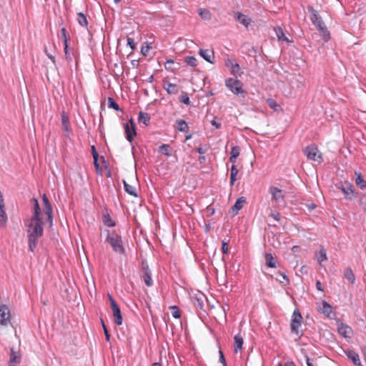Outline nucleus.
Wrapping results in <instances>:
<instances>
[{
  "instance_id": "nucleus-1",
  "label": "nucleus",
  "mask_w": 366,
  "mask_h": 366,
  "mask_svg": "<svg viewBox=\"0 0 366 366\" xmlns=\"http://www.w3.org/2000/svg\"><path fill=\"white\" fill-rule=\"evenodd\" d=\"M43 226L42 218H31L27 224L29 249L32 252L37 247L39 239L43 235Z\"/></svg>"
},
{
  "instance_id": "nucleus-2",
  "label": "nucleus",
  "mask_w": 366,
  "mask_h": 366,
  "mask_svg": "<svg viewBox=\"0 0 366 366\" xmlns=\"http://www.w3.org/2000/svg\"><path fill=\"white\" fill-rule=\"evenodd\" d=\"M106 241L111 245L114 252L120 254H125V249L123 246L122 237L115 231L108 232Z\"/></svg>"
},
{
  "instance_id": "nucleus-3",
  "label": "nucleus",
  "mask_w": 366,
  "mask_h": 366,
  "mask_svg": "<svg viewBox=\"0 0 366 366\" xmlns=\"http://www.w3.org/2000/svg\"><path fill=\"white\" fill-rule=\"evenodd\" d=\"M226 86L234 94L244 97L247 92L243 89V84L237 79L228 78L225 80Z\"/></svg>"
},
{
  "instance_id": "nucleus-4",
  "label": "nucleus",
  "mask_w": 366,
  "mask_h": 366,
  "mask_svg": "<svg viewBox=\"0 0 366 366\" xmlns=\"http://www.w3.org/2000/svg\"><path fill=\"white\" fill-rule=\"evenodd\" d=\"M302 322V317L298 309H295L293 312L290 327L291 331L299 337L302 335V332L300 331V327Z\"/></svg>"
},
{
  "instance_id": "nucleus-5",
  "label": "nucleus",
  "mask_w": 366,
  "mask_h": 366,
  "mask_svg": "<svg viewBox=\"0 0 366 366\" xmlns=\"http://www.w3.org/2000/svg\"><path fill=\"white\" fill-rule=\"evenodd\" d=\"M307 159L317 162H321L322 157L320 153L318 148L315 144H311L305 147L303 151Z\"/></svg>"
},
{
  "instance_id": "nucleus-6",
  "label": "nucleus",
  "mask_w": 366,
  "mask_h": 366,
  "mask_svg": "<svg viewBox=\"0 0 366 366\" xmlns=\"http://www.w3.org/2000/svg\"><path fill=\"white\" fill-rule=\"evenodd\" d=\"M308 12L310 13V20L312 24L316 26L318 31L325 27V24L322 19L321 16L318 14L317 11L310 5L307 6Z\"/></svg>"
},
{
  "instance_id": "nucleus-7",
  "label": "nucleus",
  "mask_w": 366,
  "mask_h": 366,
  "mask_svg": "<svg viewBox=\"0 0 366 366\" xmlns=\"http://www.w3.org/2000/svg\"><path fill=\"white\" fill-rule=\"evenodd\" d=\"M129 123L131 124L130 125L129 123H125L124 124V132L126 134L127 139L129 142H132L134 139V137L136 136L137 133H136L134 123L132 119H130Z\"/></svg>"
},
{
  "instance_id": "nucleus-8",
  "label": "nucleus",
  "mask_w": 366,
  "mask_h": 366,
  "mask_svg": "<svg viewBox=\"0 0 366 366\" xmlns=\"http://www.w3.org/2000/svg\"><path fill=\"white\" fill-rule=\"evenodd\" d=\"M269 193L272 195V199L277 203L285 202V195L283 191L277 187L272 186L269 187Z\"/></svg>"
},
{
  "instance_id": "nucleus-9",
  "label": "nucleus",
  "mask_w": 366,
  "mask_h": 366,
  "mask_svg": "<svg viewBox=\"0 0 366 366\" xmlns=\"http://www.w3.org/2000/svg\"><path fill=\"white\" fill-rule=\"evenodd\" d=\"M10 310L7 305H0V324L1 325H7L10 322Z\"/></svg>"
},
{
  "instance_id": "nucleus-10",
  "label": "nucleus",
  "mask_w": 366,
  "mask_h": 366,
  "mask_svg": "<svg viewBox=\"0 0 366 366\" xmlns=\"http://www.w3.org/2000/svg\"><path fill=\"white\" fill-rule=\"evenodd\" d=\"M142 277L144 280L145 285L147 287H152L153 285V280L152 279V272L149 269V266L144 262H142Z\"/></svg>"
},
{
  "instance_id": "nucleus-11",
  "label": "nucleus",
  "mask_w": 366,
  "mask_h": 366,
  "mask_svg": "<svg viewBox=\"0 0 366 366\" xmlns=\"http://www.w3.org/2000/svg\"><path fill=\"white\" fill-rule=\"evenodd\" d=\"M345 185L342 189V193L345 194L346 199L352 200L354 197L358 196V193L355 192V189L352 183L349 182Z\"/></svg>"
},
{
  "instance_id": "nucleus-12",
  "label": "nucleus",
  "mask_w": 366,
  "mask_h": 366,
  "mask_svg": "<svg viewBox=\"0 0 366 366\" xmlns=\"http://www.w3.org/2000/svg\"><path fill=\"white\" fill-rule=\"evenodd\" d=\"M21 356L19 352L15 351L12 347L10 349V358L9 361V366H16L20 362Z\"/></svg>"
},
{
  "instance_id": "nucleus-13",
  "label": "nucleus",
  "mask_w": 366,
  "mask_h": 366,
  "mask_svg": "<svg viewBox=\"0 0 366 366\" xmlns=\"http://www.w3.org/2000/svg\"><path fill=\"white\" fill-rule=\"evenodd\" d=\"M199 55L207 62L211 64L214 63V51L209 49H200L199 51Z\"/></svg>"
},
{
  "instance_id": "nucleus-14",
  "label": "nucleus",
  "mask_w": 366,
  "mask_h": 366,
  "mask_svg": "<svg viewBox=\"0 0 366 366\" xmlns=\"http://www.w3.org/2000/svg\"><path fill=\"white\" fill-rule=\"evenodd\" d=\"M338 332L344 337H350L352 334V330L348 325L341 323L337 327Z\"/></svg>"
},
{
  "instance_id": "nucleus-15",
  "label": "nucleus",
  "mask_w": 366,
  "mask_h": 366,
  "mask_svg": "<svg viewBox=\"0 0 366 366\" xmlns=\"http://www.w3.org/2000/svg\"><path fill=\"white\" fill-rule=\"evenodd\" d=\"M355 184L362 190L366 189V180L363 178L360 172L355 171Z\"/></svg>"
},
{
  "instance_id": "nucleus-16",
  "label": "nucleus",
  "mask_w": 366,
  "mask_h": 366,
  "mask_svg": "<svg viewBox=\"0 0 366 366\" xmlns=\"http://www.w3.org/2000/svg\"><path fill=\"white\" fill-rule=\"evenodd\" d=\"M226 66H229L231 68V73L234 75H240L239 70L240 67L239 64L235 62L234 60L232 59H227L226 61Z\"/></svg>"
},
{
  "instance_id": "nucleus-17",
  "label": "nucleus",
  "mask_w": 366,
  "mask_h": 366,
  "mask_svg": "<svg viewBox=\"0 0 366 366\" xmlns=\"http://www.w3.org/2000/svg\"><path fill=\"white\" fill-rule=\"evenodd\" d=\"M112 315L114 317L115 323L117 325H122L123 322V318L121 312L120 307L119 306L112 308Z\"/></svg>"
},
{
  "instance_id": "nucleus-18",
  "label": "nucleus",
  "mask_w": 366,
  "mask_h": 366,
  "mask_svg": "<svg viewBox=\"0 0 366 366\" xmlns=\"http://www.w3.org/2000/svg\"><path fill=\"white\" fill-rule=\"evenodd\" d=\"M346 355L350 360H351L355 365L361 366V361L359 357V355L353 351V350H348L346 352Z\"/></svg>"
},
{
  "instance_id": "nucleus-19",
  "label": "nucleus",
  "mask_w": 366,
  "mask_h": 366,
  "mask_svg": "<svg viewBox=\"0 0 366 366\" xmlns=\"http://www.w3.org/2000/svg\"><path fill=\"white\" fill-rule=\"evenodd\" d=\"M234 352L237 353L239 350H242V345L244 343V339L240 334H237L234 337Z\"/></svg>"
},
{
  "instance_id": "nucleus-20",
  "label": "nucleus",
  "mask_w": 366,
  "mask_h": 366,
  "mask_svg": "<svg viewBox=\"0 0 366 366\" xmlns=\"http://www.w3.org/2000/svg\"><path fill=\"white\" fill-rule=\"evenodd\" d=\"M31 204L33 205L34 207V214L31 218H41V209L39 207V202L37 199L32 198L31 199Z\"/></svg>"
},
{
  "instance_id": "nucleus-21",
  "label": "nucleus",
  "mask_w": 366,
  "mask_h": 366,
  "mask_svg": "<svg viewBox=\"0 0 366 366\" xmlns=\"http://www.w3.org/2000/svg\"><path fill=\"white\" fill-rule=\"evenodd\" d=\"M245 202V197H241L238 198L234 206L232 207V213L236 214L238 212V211H239L243 207V205Z\"/></svg>"
},
{
  "instance_id": "nucleus-22",
  "label": "nucleus",
  "mask_w": 366,
  "mask_h": 366,
  "mask_svg": "<svg viewBox=\"0 0 366 366\" xmlns=\"http://www.w3.org/2000/svg\"><path fill=\"white\" fill-rule=\"evenodd\" d=\"M8 217L5 212V204H0V225L2 227L6 226Z\"/></svg>"
},
{
  "instance_id": "nucleus-23",
  "label": "nucleus",
  "mask_w": 366,
  "mask_h": 366,
  "mask_svg": "<svg viewBox=\"0 0 366 366\" xmlns=\"http://www.w3.org/2000/svg\"><path fill=\"white\" fill-rule=\"evenodd\" d=\"M265 264L268 267L275 268L277 267V261L271 253H266L265 256Z\"/></svg>"
},
{
  "instance_id": "nucleus-24",
  "label": "nucleus",
  "mask_w": 366,
  "mask_h": 366,
  "mask_svg": "<svg viewBox=\"0 0 366 366\" xmlns=\"http://www.w3.org/2000/svg\"><path fill=\"white\" fill-rule=\"evenodd\" d=\"M163 88L169 94H176L178 93L177 86L174 84L167 82L164 84Z\"/></svg>"
},
{
  "instance_id": "nucleus-25",
  "label": "nucleus",
  "mask_w": 366,
  "mask_h": 366,
  "mask_svg": "<svg viewBox=\"0 0 366 366\" xmlns=\"http://www.w3.org/2000/svg\"><path fill=\"white\" fill-rule=\"evenodd\" d=\"M240 153V148L238 146H234L232 148L230 152L229 162L232 164H235L237 158L239 157Z\"/></svg>"
},
{
  "instance_id": "nucleus-26",
  "label": "nucleus",
  "mask_w": 366,
  "mask_h": 366,
  "mask_svg": "<svg viewBox=\"0 0 366 366\" xmlns=\"http://www.w3.org/2000/svg\"><path fill=\"white\" fill-rule=\"evenodd\" d=\"M124 190L129 194L137 197L138 196L136 187L134 186L130 185L125 180H123Z\"/></svg>"
},
{
  "instance_id": "nucleus-27",
  "label": "nucleus",
  "mask_w": 366,
  "mask_h": 366,
  "mask_svg": "<svg viewBox=\"0 0 366 366\" xmlns=\"http://www.w3.org/2000/svg\"><path fill=\"white\" fill-rule=\"evenodd\" d=\"M236 19L246 27H247L251 22L250 19L240 12L236 14Z\"/></svg>"
},
{
  "instance_id": "nucleus-28",
  "label": "nucleus",
  "mask_w": 366,
  "mask_h": 366,
  "mask_svg": "<svg viewBox=\"0 0 366 366\" xmlns=\"http://www.w3.org/2000/svg\"><path fill=\"white\" fill-rule=\"evenodd\" d=\"M151 119V116L148 113H145L143 112H140L138 117V120L139 122L143 123L145 125H148L149 124Z\"/></svg>"
},
{
  "instance_id": "nucleus-29",
  "label": "nucleus",
  "mask_w": 366,
  "mask_h": 366,
  "mask_svg": "<svg viewBox=\"0 0 366 366\" xmlns=\"http://www.w3.org/2000/svg\"><path fill=\"white\" fill-rule=\"evenodd\" d=\"M177 129L182 132H187L189 130V126L187 123L183 119H178L176 122Z\"/></svg>"
},
{
  "instance_id": "nucleus-30",
  "label": "nucleus",
  "mask_w": 366,
  "mask_h": 366,
  "mask_svg": "<svg viewBox=\"0 0 366 366\" xmlns=\"http://www.w3.org/2000/svg\"><path fill=\"white\" fill-rule=\"evenodd\" d=\"M193 304L197 310H203L204 307V300L203 295L201 297H192Z\"/></svg>"
},
{
  "instance_id": "nucleus-31",
  "label": "nucleus",
  "mask_w": 366,
  "mask_h": 366,
  "mask_svg": "<svg viewBox=\"0 0 366 366\" xmlns=\"http://www.w3.org/2000/svg\"><path fill=\"white\" fill-rule=\"evenodd\" d=\"M61 124L64 131L69 132L71 130L69 117L64 112L61 114Z\"/></svg>"
},
{
  "instance_id": "nucleus-32",
  "label": "nucleus",
  "mask_w": 366,
  "mask_h": 366,
  "mask_svg": "<svg viewBox=\"0 0 366 366\" xmlns=\"http://www.w3.org/2000/svg\"><path fill=\"white\" fill-rule=\"evenodd\" d=\"M322 312L326 316L329 317L332 312V307L326 301H322V307L320 308Z\"/></svg>"
},
{
  "instance_id": "nucleus-33",
  "label": "nucleus",
  "mask_w": 366,
  "mask_h": 366,
  "mask_svg": "<svg viewBox=\"0 0 366 366\" xmlns=\"http://www.w3.org/2000/svg\"><path fill=\"white\" fill-rule=\"evenodd\" d=\"M76 20H77L78 23L81 26H84V27H86L87 26L88 21H87L86 16L82 12L77 13Z\"/></svg>"
},
{
  "instance_id": "nucleus-34",
  "label": "nucleus",
  "mask_w": 366,
  "mask_h": 366,
  "mask_svg": "<svg viewBox=\"0 0 366 366\" xmlns=\"http://www.w3.org/2000/svg\"><path fill=\"white\" fill-rule=\"evenodd\" d=\"M344 276L350 283L352 284L355 282V277L352 270L350 267L345 270Z\"/></svg>"
},
{
  "instance_id": "nucleus-35",
  "label": "nucleus",
  "mask_w": 366,
  "mask_h": 366,
  "mask_svg": "<svg viewBox=\"0 0 366 366\" xmlns=\"http://www.w3.org/2000/svg\"><path fill=\"white\" fill-rule=\"evenodd\" d=\"M159 152L165 154L167 157H170L171 147L169 144H164L159 147Z\"/></svg>"
},
{
  "instance_id": "nucleus-36",
  "label": "nucleus",
  "mask_w": 366,
  "mask_h": 366,
  "mask_svg": "<svg viewBox=\"0 0 366 366\" xmlns=\"http://www.w3.org/2000/svg\"><path fill=\"white\" fill-rule=\"evenodd\" d=\"M102 218H103L104 224L106 226L109 227H112L115 226V224H116L114 220H112V219L111 218V217L109 214H104Z\"/></svg>"
},
{
  "instance_id": "nucleus-37",
  "label": "nucleus",
  "mask_w": 366,
  "mask_h": 366,
  "mask_svg": "<svg viewBox=\"0 0 366 366\" xmlns=\"http://www.w3.org/2000/svg\"><path fill=\"white\" fill-rule=\"evenodd\" d=\"M42 201L44 205V209H45V214H50L52 213V208L50 204V202L46 196V194H44L42 197Z\"/></svg>"
},
{
  "instance_id": "nucleus-38",
  "label": "nucleus",
  "mask_w": 366,
  "mask_h": 366,
  "mask_svg": "<svg viewBox=\"0 0 366 366\" xmlns=\"http://www.w3.org/2000/svg\"><path fill=\"white\" fill-rule=\"evenodd\" d=\"M238 169L237 167L234 165V164H232V166L231 167V174H230V185H234L235 181H236V176L238 174Z\"/></svg>"
},
{
  "instance_id": "nucleus-39",
  "label": "nucleus",
  "mask_w": 366,
  "mask_h": 366,
  "mask_svg": "<svg viewBox=\"0 0 366 366\" xmlns=\"http://www.w3.org/2000/svg\"><path fill=\"white\" fill-rule=\"evenodd\" d=\"M61 38H62V40L64 42V50H66L69 48V44H68L69 37L67 36V34H66V29L64 27L61 28Z\"/></svg>"
},
{
  "instance_id": "nucleus-40",
  "label": "nucleus",
  "mask_w": 366,
  "mask_h": 366,
  "mask_svg": "<svg viewBox=\"0 0 366 366\" xmlns=\"http://www.w3.org/2000/svg\"><path fill=\"white\" fill-rule=\"evenodd\" d=\"M199 15L202 17V19L204 20H209L211 19V13L208 9H200L198 11Z\"/></svg>"
},
{
  "instance_id": "nucleus-41",
  "label": "nucleus",
  "mask_w": 366,
  "mask_h": 366,
  "mask_svg": "<svg viewBox=\"0 0 366 366\" xmlns=\"http://www.w3.org/2000/svg\"><path fill=\"white\" fill-rule=\"evenodd\" d=\"M184 61L192 67H195L197 65V59L192 56H185Z\"/></svg>"
},
{
  "instance_id": "nucleus-42",
  "label": "nucleus",
  "mask_w": 366,
  "mask_h": 366,
  "mask_svg": "<svg viewBox=\"0 0 366 366\" xmlns=\"http://www.w3.org/2000/svg\"><path fill=\"white\" fill-rule=\"evenodd\" d=\"M164 68L169 71H174L178 69L174 66V61L172 59H169L164 63Z\"/></svg>"
},
{
  "instance_id": "nucleus-43",
  "label": "nucleus",
  "mask_w": 366,
  "mask_h": 366,
  "mask_svg": "<svg viewBox=\"0 0 366 366\" xmlns=\"http://www.w3.org/2000/svg\"><path fill=\"white\" fill-rule=\"evenodd\" d=\"M108 107L114 109L115 111H121L119 106L116 103L112 97L108 98Z\"/></svg>"
},
{
  "instance_id": "nucleus-44",
  "label": "nucleus",
  "mask_w": 366,
  "mask_h": 366,
  "mask_svg": "<svg viewBox=\"0 0 366 366\" xmlns=\"http://www.w3.org/2000/svg\"><path fill=\"white\" fill-rule=\"evenodd\" d=\"M169 310L172 312V315L175 319H179L181 317V314L177 306L173 305L169 307Z\"/></svg>"
},
{
  "instance_id": "nucleus-45",
  "label": "nucleus",
  "mask_w": 366,
  "mask_h": 366,
  "mask_svg": "<svg viewBox=\"0 0 366 366\" xmlns=\"http://www.w3.org/2000/svg\"><path fill=\"white\" fill-rule=\"evenodd\" d=\"M327 257L326 251L323 247H321L317 257V261L320 264H321L323 261L327 260Z\"/></svg>"
},
{
  "instance_id": "nucleus-46",
  "label": "nucleus",
  "mask_w": 366,
  "mask_h": 366,
  "mask_svg": "<svg viewBox=\"0 0 366 366\" xmlns=\"http://www.w3.org/2000/svg\"><path fill=\"white\" fill-rule=\"evenodd\" d=\"M179 101L186 105H189L190 103L189 97L188 94L184 92H183L179 97Z\"/></svg>"
},
{
  "instance_id": "nucleus-47",
  "label": "nucleus",
  "mask_w": 366,
  "mask_h": 366,
  "mask_svg": "<svg viewBox=\"0 0 366 366\" xmlns=\"http://www.w3.org/2000/svg\"><path fill=\"white\" fill-rule=\"evenodd\" d=\"M320 32L322 34V37L325 41H328L330 39V33L328 31L327 26L323 27L322 29L320 30Z\"/></svg>"
},
{
  "instance_id": "nucleus-48",
  "label": "nucleus",
  "mask_w": 366,
  "mask_h": 366,
  "mask_svg": "<svg viewBox=\"0 0 366 366\" xmlns=\"http://www.w3.org/2000/svg\"><path fill=\"white\" fill-rule=\"evenodd\" d=\"M276 31V34L279 40L287 41V37L285 35V33L282 28H278Z\"/></svg>"
},
{
  "instance_id": "nucleus-49",
  "label": "nucleus",
  "mask_w": 366,
  "mask_h": 366,
  "mask_svg": "<svg viewBox=\"0 0 366 366\" xmlns=\"http://www.w3.org/2000/svg\"><path fill=\"white\" fill-rule=\"evenodd\" d=\"M360 204L362 206L363 209L366 212V194H358Z\"/></svg>"
},
{
  "instance_id": "nucleus-50",
  "label": "nucleus",
  "mask_w": 366,
  "mask_h": 366,
  "mask_svg": "<svg viewBox=\"0 0 366 366\" xmlns=\"http://www.w3.org/2000/svg\"><path fill=\"white\" fill-rule=\"evenodd\" d=\"M101 323H102V327H103V329H104V335H105V336H106L107 341H109V340H110V335H109V332H108V330H107V327H106V325H105V323H104V322L103 319H101Z\"/></svg>"
},
{
  "instance_id": "nucleus-51",
  "label": "nucleus",
  "mask_w": 366,
  "mask_h": 366,
  "mask_svg": "<svg viewBox=\"0 0 366 366\" xmlns=\"http://www.w3.org/2000/svg\"><path fill=\"white\" fill-rule=\"evenodd\" d=\"M267 103L270 108H272L275 110H276V107H279L278 104H277V102L272 99H268Z\"/></svg>"
},
{
  "instance_id": "nucleus-52",
  "label": "nucleus",
  "mask_w": 366,
  "mask_h": 366,
  "mask_svg": "<svg viewBox=\"0 0 366 366\" xmlns=\"http://www.w3.org/2000/svg\"><path fill=\"white\" fill-rule=\"evenodd\" d=\"M127 44L128 46H129V47L132 49H134L135 47H136V45H135V43H134V41L132 38H130V37H128L127 39Z\"/></svg>"
},
{
  "instance_id": "nucleus-53",
  "label": "nucleus",
  "mask_w": 366,
  "mask_h": 366,
  "mask_svg": "<svg viewBox=\"0 0 366 366\" xmlns=\"http://www.w3.org/2000/svg\"><path fill=\"white\" fill-rule=\"evenodd\" d=\"M219 362L222 364L223 366H227L224 353L221 350H219Z\"/></svg>"
},
{
  "instance_id": "nucleus-54",
  "label": "nucleus",
  "mask_w": 366,
  "mask_h": 366,
  "mask_svg": "<svg viewBox=\"0 0 366 366\" xmlns=\"http://www.w3.org/2000/svg\"><path fill=\"white\" fill-rule=\"evenodd\" d=\"M349 182H348V181L340 182L339 183H337L335 184V187H336L337 189H340V190H341L342 192L343 187H345V186H346L345 184H348Z\"/></svg>"
},
{
  "instance_id": "nucleus-55",
  "label": "nucleus",
  "mask_w": 366,
  "mask_h": 366,
  "mask_svg": "<svg viewBox=\"0 0 366 366\" xmlns=\"http://www.w3.org/2000/svg\"><path fill=\"white\" fill-rule=\"evenodd\" d=\"M108 297H109V302H110L111 308H114L115 307L119 306L117 305V303L116 302V301L114 300V299L113 298V297L111 295L109 294L108 295Z\"/></svg>"
},
{
  "instance_id": "nucleus-56",
  "label": "nucleus",
  "mask_w": 366,
  "mask_h": 366,
  "mask_svg": "<svg viewBox=\"0 0 366 366\" xmlns=\"http://www.w3.org/2000/svg\"><path fill=\"white\" fill-rule=\"evenodd\" d=\"M108 297H109V302H110L111 308H114L115 307L119 306L117 305V303L116 302V301L114 300V299L113 298V297L111 295L109 294L108 295Z\"/></svg>"
},
{
  "instance_id": "nucleus-57",
  "label": "nucleus",
  "mask_w": 366,
  "mask_h": 366,
  "mask_svg": "<svg viewBox=\"0 0 366 366\" xmlns=\"http://www.w3.org/2000/svg\"><path fill=\"white\" fill-rule=\"evenodd\" d=\"M91 149H92V156H93V159H96V161L98 160V157H99V154L96 150V148L93 145L91 147Z\"/></svg>"
},
{
  "instance_id": "nucleus-58",
  "label": "nucleus",
  "mask_w": 366,
  "mask_h": 366,
  "mask_svg": "<svg viewBox=\"0 0 366 366\" xmlns=\"http://www.w3.org/2000/svg\"><path fill=\"white\" fill-rule=\"evenodd\" d=\"M150 47L147 45V46H142V49H141V52L142 54L144 55V56H147V54H148V51L149 50Z\"/></svg>"
},
{
  "instance_id": "nucleus-59",
  "label": "nucleus",
  "mask_w": 366,
  "mask_h": 366,
  "mask_svg": "<svg viewBox=\"0 0 366 366\" xmlns=\"http://www.w3.org/2000/svg\"><path fill=\"white\" fill-rule=\"evenodd\" d=\"M222 252L223 254H227V252H228V244L225 242H222Z\"/></svg>"
},
{
  "instance_id": "nucleus-60",
  "label": "nucleus",
  "mask_w": 366,
  "mask_h": 366,
  "mask_svg": "<svg viewBox=\"0 0 366 366\" xmlns=\"http://www.w3.org/2000/svg\"><path fill=\"white\" fill-rule=\"evenodd\" d=\"M44 52L45 54H46V56L51 60V61L55 64L56 63V59H55V56H53L52 54H49L46 49V48H45L44 49Z\"/></svg>"
},
{
  "instance_id": "nucleus-61",
  "label": "nucleus",
  "mask_w": 366,
  "mask_h": 366,
  "mask_svg": "<svg viewBox=\"0 0 366 366\" xmlns=\"http://www.w3.org/2000/svg\"><path fill=\"white\" fill-rule=\"evenodd\" d=\"M270 215L276 221H279L280 219V214L279 212H272Z\"/></svg>"
},
{
  "instance_id": "nucleus-62",
  "label": "nucleus",
  "mask_w": 366,
  "mask_h": 366,
  "mask_svg": "<svg viewBox=\"0 0 366 366\" xmlns=\"http://www.w3.org/2000/svg\"><path fill=\"white\" fill-rule=\"evenodd\" d=\"M64 53H65L66 59L69 61H71L72 57L69 52V49L66 50H64Z\"/></svg>"
},
{
  "instance_id": "nucleus-63",
  "label": "nucleus",
  "mask_w": 366,
  "mask_h": 366,
  "mask_svg": "<svg viewBox=\"0 0 366 366\" xmlns=\"http://www.w3.org/2000/svg\"><path fill=\"white\" fill-rule=\"evenodd\" d=\"M211 124L215 127L217 129H219L221 127V124L218 123L215 119L211 121Z\"/></svg>"
},
{
  "instance_id": "nucleus-64",
  "label": "nucleus",
  "mask_w": 366,
  "mask_h": 366,
  "mask_svg": "<svg viewBox=\"0 0 366 366\" xmlns=\"http://www.w3.org/2000/svg\"><path fill=\"white\" fill-rule=\"evenodd\" d=\"M197 152H198L199 154H204L206 153L207 152V149H204L203 147H199L198 148H197L196 149Z\"/></svg>"
}]
</instances>
